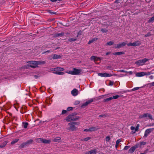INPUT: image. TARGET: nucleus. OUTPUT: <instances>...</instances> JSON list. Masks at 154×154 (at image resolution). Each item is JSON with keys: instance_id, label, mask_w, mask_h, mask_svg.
Instances as JSON below:
<instances>
[{"instance_id": "nucleus-36", "label": "nucleus", "mask_w": 154, "mask_h": 154, "mask_svg": "<svg viewBox=\"0 0 154 154\" xmlns=\"http://www.w3.org/2000/svg\"><path fill=\"white\" fill-rule=\"evenodd\" d=\"M54 73L57 74V75H63L64 73V72H54Z\"/></svg>"}, {"instance_id": "nucleus-43", "label": "nucleus", "mask_w": 154, "mask_h": 154, "mask_svg": "<svg viewBox=\"0 0 154 154\" xmlns=\"http://www.w3.org/2000/svg\"><path fill=\"white\" fill-rule=\"evenodd\" d=\"M101 31L103 33L106 32L108 31V30L106 29H102L101 30Z\"/></svg>"}, {"instance_id": "nucleus-6", "label": "nucleus", "mask_w": 154, "mask_h": 154, "mask_svg": "<svg viewBox=\"0 0 154 154\" xmlns=\"http://www.w3.org/2000/svg\"><path fill=\"white\" fill-rule=\"evenodd\" d=\"M90 59L91 60H93L95 63L97 64L100 63V58L95 56H92Z\"/></svg>"}, {"instance_id": "nucleus-5", "label": "nucleus", "mask_w": 154, "mask_h": 154, "mask_svg": "<svg viewBox=\"0 0 154 154\" xmlns=\"http://www.w3.org/2000/svg\"><path fill=\"white\" fill-rule=\"evenodd\" d=\"M149 60V59L144 58L143 59L140 60L135 62V63L138 66H143L145 63Z\"/></svg>"}, {"instance_id": "nucleus-56", "label": "nucleus", "mask_w": 154, "mask_h": 154, "mask_svg": "<svg viewBox=\"0 0 154 154\" xmlns=\"http://www.w3.org/2000/svg\"><path fill=\"white\" fill-rule=\"evenodd\" d=\"M55 69H56V68H52L51 69V70L52 71H55Z\"/></svg>"}, {"instance_id": "nucleus-35", "label": "nucleus", "mask_w": 154, "mask_h": 154, "mask_svg": "<svg viewBox=\"0 0 154 154\" xmlns=\"http://www.w3.org/2000/svg\"><path fill=\"white\" fill-rule=\"evenodd\" d=\"M97 38H94L93 39L91 40H90L88 42V44H90L92 43L94 41H96L97 40Z\"/></svg>"}, {"instance_id": "nucleus-9", "label": "nucleus", "mask_w": 154, "mask_h": 154, "mask_svg": "<svg viewBox=\"0 0 154 154\" xmlns=\"http://www.w3.org/2000/svg\"><path fill=\"white\" fill-rule=\"evenodd\" d=\"M150 74V72H141L137 73L136 75V76L137 77H141L146 75H149Z\"/></svg>"}, {"instance_id": "nucleus-39", "label": "nucleus", "mask_w": 154, "mask_h": 154, "mask_svg": "<svg viewBox=\"0 0 154 154\" xmlns=\"http://www.w3.org/2000/svg\"><path fill=\"white\" fill-rule=\"evenodd\" d=\"M140 126V125L139 124H138L136 127L135 128V131H137L138 130V129H139V127Z\"/></svg>"}, {"instance_id": "nucleus-10", "label": "nucleus", "mask_w": 154, "mask_h": 154, "mask_svg": "<svg viewBox=\"0 0 154 154\" xmlns=\"http://www.w3.org/2000/svg\"><path fill=\"white\" fill-rule=\"evenodd\" d=\"M98 75L99 76L105 77H110L112 76V75L111 74H109L106 72L104 73H98Z\"/></svg>"}, {"instance_id": "nucleus-2", "label": "nucleus", "mask_w": 154, "mask_h": 154, "mask_svg": "<svg viewBox=\"0 0 154 154\" xmlns=\"http://www.w3.org/2000/svg\"><path fill=\"white\" fill-rule=\"evenodd\" d=\"M80 118L79 116H76L73 114H72L69 115L66 118V120L68 122L71 121H75L80 119Z\"/></svg>"}, {"instance_id": "nucleus-19", "label": "nucleus", "mask_w": 154, "mask_h": 154, "mask_svg": "<svg viewBox=\"0 0 154 154\" xmlns=\"http://www.w3.org/2000/svg\"><path fill=\"white\" fill-rule=\"evenodd\" d=\"M37 67H38V65H43L45 63V61H36Z\"/></svg>"}, {"instance_id": "nucleus-61", "label": "nucleus", "mask_w": 154, "mask_h": 154, "mask_svg": "<svg viewBox=\"0 0 154 154\" xmlns=\"http://www.w3.org/2000/svg\"><path fill=\"white\" fill-rule=\"evenodd\" d=\"M111 53V52H107L106 53V55H108L109 54H110Z\"/></svg>"}, {"instance_id": "nucleus-60", "label": "nucleus", "mask_w": 154, "mask_h": 154, "mask_svg": "<svg viewBox=\"0 0 154 154\" xmlns=\"http://www.w3.org/2000/svg\"><path fill=\"white\" fill-rule=\"evenodd\" d=\"M34 77L35 78H38L39 77V76L38 75H35L34 76Z\"/></svg>"}, {"instance_id": "nucleus-16", "label": "nucleus", "mask_w": 154, "mask_h": 154, "mask_svg": "<svg viewBox=\"0 0 154 154\" xmlns=\"http://www.w3.org/2000/svg\"><path fill=\"white\" fill-rule=\"evenodd\" d=\"M132 43L133 46H136L139 45L141 44V42L140 41H137Z\"/></svg>"}, {"instance_id": "nucleus-11", "label": "nucleus", "mask_w": 154, "mask_h": 154, "mask_svg": "<svg viewBox=\"0 0 154 154\" xmlns=\"http://www.w3.org/2000/svg\"><path fill=\"white\" fill-rule=\"evenodd\" d=\"M153 128H149L146 129L145 132L144 137H146L153 130Z\"/></svg>"}, {"instance_id": "nucleus-64", "label": "nucleus", "mask_w": 154, "mask_h": 154, "mask_svg": "<svg viewBox=\"0 0 154 154\" xmlns=\"http://www.w3.org/2000/svg\"><path fill=\"white\" fill-rule=\"evenodd\" d=\"M52 2H54L57 1V0H50Z\"/></svg>"}, {"instance_id": "nucleus-1", "label": "nucleus", "mask_w": 154, "mask_h": 154, "mask_svg": "<svg viewBox=\"0 0 154 154\" xmlns=\"http://www.w3.org/2000/svg\"><path fill=\"white\" fill-rule=\"evenodd\" d=\"M79 123L77 122H72L69 123L67 126L66 130L69 131H75L78 129L76 125H78Z\"/></svg>"}, {"instance_id": "nucleus-34", "label": "nucleus", "mask_w": 154, "mask_h": 154, "mask_svg": "<svg viewBox=\"0 0 154 154\" xmlns=\"http://www.w3.org/2000/svg\"><path fill=\"white\" fill-rule=\"evenodd\" d=\"M154 20V16H153L151 18L148 20V23H150L151 22H152Z\"/></svg>"}, {"instance_id": "nucleus-27", "label": "nucleus", "mask_w": 154, "mask_h": 154, "mask_svg": "<svg viewBox=\"0 0 154 154\" xmlns=\"http://www.w3.org/2000/svg\"><path fill=\"white\" fill-rule=\"evenodd\" d=\"M121 141V140L120 139L117 140L116 141V144L115 146V147L116 149H117L118 147L119 146V143Z\"/></svg>"}, {"instance_id": "nucleus-46", "label": "nucleus", "mask_w": 154, "mask_h": 154, "mask_svg": "<svg viewBox=\"0 0 154 154\" xmlns=\"http://www.w3.org/2000/svg\"><path fill=\"white\" fill-rule=\"evenodd\" d=\"M127 44L128 46H133L132 43L130 42Z\"/></svg>"}, {"instance_id": "nucleus-8", "label": "nucleus", "mask_w": 154, "mask_h": 154, "mask_svg": "<svg viewBox=\"0 0 154 154\" xmlns=\"http://www.w3.org/2000/svg\"><path fill=\"white\" fill-rule=\"evenodd\" d=\"M127 44V42H122L121 43L116 44L114 48H119L121 47L125 46Z\"/></svg>"}, {"instance_id": "nucleus-40", "label": "nucleus", "mask_w": 154, "mask_h": 154, "mask_svg": "<svg viewBox=\"0 0 154 154\" xmlns=\"http://www.w3.org/2000/svg\"><path fill=\"white\" fill-rule=\"evenodd\" d=\"M120 97V96L119 95H116V96H114L113 97H112V98H113V99H116L118 98L119 97Z\"/></svg>"}, {"instance_id": "nucleus-22", "label": "nucleus", "mask_w": 154, "mask_h": 154, "mask_svg": "<svg viewBox=\"0 0 154 154\" xmlns=\"http://www.w3.org/2000/svg\"><path fill=\"white\" fill-rule=\"evenodd\" d=\"M64 69L62 68L57 67L56 68L55 72H61L64 71Z\"/></svg>"}, {"instance_id": "nucleus-53", "label": "nucleus", "mask_w": 154, "mask_h": 154, "mask_svg": "<svg viewBox=\"0 0 154 154\" xmlns=\"http://www.w3.org/2000/svg\"><path fill=\"white\" fill-rule=\"evenodd\" d=\"M119 71L120 72H125V73H127V72L126 71H125L124 70H120Z\"/></svg>"}, {"instance_id": "nucleus-13", "label": "nucleus", "mask_w": 154, "mask_h": 154, "mask_svg": "<svg viewBox=\"0 0 154 154\" xmlns=\"http://www.w3.org/2000/svg\"><path fill=\"white\" fill-rule=\"evenodd\" d=\"M94 101L93 99H91L90 100H88V101H87L86 102H85V103H83L82 106V107L84 106H87L89 104H90L91 103L93 102Z\"/></svg>"}, {"instance_id": "nucleus-41", "label": "nucleus", "mask_w": 154, "mask_h": 154, "mask_svg": "<svg viewBox=\"0 0 154 154\" xmlns=\"http://www.w3.org/2000/svg\"><path fill=\"white\" fill-rule=\"evenodd\" d=\"M151 34L150 32H149L148 33H147V34H146L145 35V37H147L151 36Z\"/></svg>"}, {"instance_id": "nucleus-4", "label": "nucleus", "mask_w": 154, "mask_h": 154, "mask_svg": "<svg viewBox=\"0 0 154 154\" xmlns=\"http://www.w3.org/2000/svg\"><path fill=\"white\" fill-rule=\"evenodd\" d=\"M29 64L27 65L28 66L32 68L37 67L36 61H30L26 62Z\"/></svg>"}, {"instance_id": "nucleus-23", "label": "nucleus", "mask_w": 154, "mask_h": 154, "mask_svg": "<svg viewBox=\"0 0 154 154\" xmlns=\"http://www.w3.org/2000/svg\"><path fill=\"white\" fill-rule=\"evenodd\" d=\"M124 54L125 52L123 51L116 52L113 53V54L114 55H121L122 54Z\"/></svg>"}, {"instance_id": "nucleus-38", "label": "nucleus", "mask_w": 154, "mask_h": 154, "mask_svg": "<svg viewBox=\"0 0 154 154\" xmlns=\"http://www.w3.org/2000/svg\"><path fill=\"white\" fill-rule=\"evenodd\" d=\"M76 38H70L68 40V41L69 42H71L72 41H75L76 40Z\"/></svg>"}, {"instance_id": "nucleus-48", "label": "nucleus", "mask_w": 154, "mask_h": 154, "mask_svg": "<svg viewBox=\"0 0 154 154\" xmlns=\"http://www.w3.org/2000/svg\"><path fill=\"white\" fill-rule=\"evenodd\" d=\"M67 112V111L65 110H62V114H65Z\"/></svg>"}, {"instance_id": "nucleus-14", "label": "nucleus", "mask_w": 154, "mask_h": 154, "mask_svg": "<svg viewBox=\"0 0 154 154\" xmlns=\"http://www.w3.org/2000/svg\"><path fill=\"white\" fill-rule=\"evenodd\" d=\"M97 152L96 149L91 150L86 152L85 154H96Z\"/></svg>"}, {"instance_id": "nucleus-33", "label": "nucleus", "mask_w": 154, "mask_h": 154, "mask_svg": "<svg viewBox=\"0 0 154 154\" xmlns=\"http://www.w3.org/2000/svg\"><path fill=\"white\" fill-rule=\"evenodd\" d=\"M19 140L18 139H15L14 140H13L12 141V142L11 143V145H13L14 144H15L16 143H17V142H18Z\"/></svg>"}, {"instance_id": "nucleus-28", "label": "nucleus", "mask_w": 154, "mask_h": 154, "mask_svg": "<svg viewBox=\"0 0 154 154\" xmlns=\"http://www.w3.org/2000/svg\"><path fill=\"white\" fill-rule=\"evenodd\" d=\"M61 57V56L60 55H57V54H54L53 55V58L54 59H57L60 58Z\"/></svg>"}, {"instance_id": "nucleus-25", "label": "nucleus", "mask_w": 154, "mask_h": 154, "mask_svg": "<svg viewBox=\"0 0 154 154\" xmlns=\"http://www.w3.org/2000/svg\"><path fill=\"white\" fill-rule=\"evenodd\" d=\"M64 34V32H62L60 33H55L54 34V36L55 37H59V36H63Z\"/></svg>"}, {"instance_id": "nucleus-42", "label": "nucleus", "mask_w": 154, "mask_h": 154, "mask_svg": "<svg viewBox=\"0 0 154 154\" xmlns=\"http://www.w3.org/2000/svg\"><path fill=\"white\" fill-rule=\"evenodd\" d=\"M148 85L150 86H154V82L149 83Z\"/></svg>"}, {"instance_id": "nucleus-50", "label": "nucleus", "mask_w": 154, "mask_h": 154, "mask_svg": "<svg viewBox=\"0 0 154 154\" xmlns=\"http://www.w3.org/2000/svg\"><path fill=\"white\" fill-rule=\"evenodd\" d=\"M80 102L79 101H76L75 102L74 104L75 105H77Z\"/></svg>"}, {"instance_id": "nucleus-52", "label": "nucleus", "mask_w": 154, "mask_h": 154, "mask_svg": "<svg viewBox=\"0 0 154 154\" xmlns=\"http://www.w3.org/2000/svg\"><path fill=\"white\" fill-rule=\"evenodd\" d=\"M113 84V82H112L110 81L109 83V85H112Z\"/></svg>"}, {"instance_id": "nucleus-15", "label": "nucleus", "mask_w": 154, "mask_h": 154, "mask_svg": "<svg viewBox=\"0 0 154 154\" xmlns=\"http://www.w3.org/2000/svg\"><path fill=\"white\" fill-rule=\"evenodd\" d=\"M78 91L76 89H73L71 91V94L74 96H76L78 94Z\"/></svg>"}, {"instance_id": "nucleus-51", "label": "nucleus", "mask_w": 154, "mask_h": 154, "mask_svg": "<svg viewBox=\"0 0 154 154\" xmlns=\"http://www.w3.org/2000/svg\"><path fill=\"white\" fill-rule=\"evenodd\" d=\"M84 131H87V132L90 131L89 128L88 129H84Z\"/></svg>"}, {"instance_id": "nucleus-20", "label": "nucleus", "mask_w": 154, "mask_h": 154, "mask_svg": "<svg viewBox=\"0 0 154 154\" xmlns=\"http://www.w3.org/2000/svg\"><path fill=\"white\" fill-rule=\"evenodd\" d=\"M136 148L135 146L131 147L128 150V152L130 153L133 152L135 151Z\"/></svg>"}, {"instance_id": "nucleus-62", "label": "nucleus", "mask_w": 154, "mask_h": 154, "mask_svg": "<svg viewBox=\"0 0 154 154\" xmlns=\"http://www.w3.org/2000/svg\"><path fill=\"white\" fill-rule=\"evenodd\" d=\"M50 51V50H48V51H46L44 53H45L46 52L49 53Z\"/></svg>"}, {"instance_id": "nucleus-31", "label": "nucleus", "mask_w": 154, "mask_h": 154, "mask_svg": "<svg viewBox=\"0 0 154 154\" xmlns=\"http://www.w3.org/2000/svg\"><path fill=\"white\" fill-rule=\"evenodd\" d=\"M23 127L25 128H26L27 127V126L28 125V123L27 122H23Z\"/></svg>"}, {"instance_id": "nucleus-59", "label": "nucleus", "mask_w": 154, "mask_h": 154, "mask_svg": "<svg viewBox=\"0 0 154 154\" xmlns=\"http://www.w3.org/2000/svg\"><path fill=\"white\" fill-rule=\"evenodd\" d=\"M146 144V142H142V143H141V144H142V145H145Z\"/></svg>"}, {"instance_id": "nucleus-47", "label": "nucleus", "mask_w": 154, "mask_h": 154, "mask_svg": "<svg viewBox=\"0 0 154 154\" xmlns=\"http://www.w3.org/2000/svg\"><path fill=\"white\" fill-rule=\"evenodd\" d=\"M130 147V146H126L125 147L124 149V150H127Z\"/></svg>"}, {"instance_id": "nucleus-55", "label": "nucleus", "mask_w": 154, "mask_h": 154, "mask_svg": "<svg viewBox=\"0 0 154 154\" xmlns=\"http://www.w3.org/2000/svg\"><path fill=\"white\" fill-rule=\"evenodd\" d=\"M99 117H106V116L105 115H100L99 116Z\"/></svg>"}, {"instance_id": "nucleus-58", "label": "nucleus", "mask_w": 154, "mask_h": 154, "mask_svg": "<svg viewBox=\"0 0 154 154\" xmlns=\"http://www.w3.org/2000/svg\"><path fill=\"white\" fill-rule=\"evenodd\" d=\"M49 12L51 14H55L56 13V12H53L50 11H49Z\"/></svg>"}, {"instance_id": "nucleus-32", "label": "nucleus", "mask_w": 154, "mask_h": 154, "mask_svg": "<svg viewBox=\"0 0 154 154\" xmlns=\"http://www.w3.org/2000/svg\"><path fill=\"white\" fill-rule=\"evenodd\" d=\"M91 139V138L90 137H87L85 138L82 139L81 140L82 141H86L89 140H90Z\"/></svg>"}, {"instance_id": "nucleus-26", "label": "nucleus", "mask_w": 154, "mask_h": 154, "mask_svg": "<svg viewBox=\"0 0 154 154\" xmlns=\"http://www.w3.org/2000/svg\"><path fill=\"white\" fill-rule=\"evenodd\" d=\"M33 142V140L32 139H30L28 140H27L26 142V143L27 145V146H28L29 145L31 144Z\"/></svg>"}, {"instance_id": "nucleus-63", "label": "nucleus", "mask_w": 154, "mask_h": 154, "mask_svg": "<svg viewBox=\"0 0 154 154\" xmlns=\"http://www.w3.org/2000/svg\"><path fill=\"white\" fill-rule=\"evenodd\" d=\"M129 73L130 74H132V72L131 71H130L129 72H127V73Z\"/></svg>"}, {"instance_id": "nucleus-21", "label": "nucleus", "mask_w": 154, "mask_h": 154, "mask_svg": "<svg viewBox=\"0 0 154 154\" xmlns=\"http://www.w3.org/2000/svg\"><path fill=\"white\" fill-rule=\"evenodd\" d=\"M42 140L43 139L42 138H38L35 139V140L36 142L41 143H42Z\"/></svg>"}, {"instance_id": "nucleus-24", "label": "nucleus", "mask_w": 154, "mask_h": 154, "mask_svg": "<svg viewBox=\"0 0 154 154\" xmlns=\"http://www.w3.org/2000/svg\"><path fill=\"white\" fill-rule=\"evenodd\" d=\"M8 143V142L7 141H4L0 145V147L2 148L5 147Z\"/></svg>"}, {"instance_id": "nucleus-3", "label": "nucleus", "mask_w": 154, "mask_h": 154, "mask_svg": "<svg viewBox=\"0 0 154 154\" xmlns=\"http://www.w3.org/2000/svg\"><path fill=\"white\" fill-rule=\"evenodd\" d=\"M82 72V70L81 69H78L75 68H73V71H69V72H66L69 74L74 75H78L81 74Z\"/></svg>"}, {"instance_id": "nucleus-49", "label": "nucleus", "mask_w": 154, "mask_h": 154, "mask_svg": "<svg viewBox=\"0 0 154 154\" xmlns=\"http://www.w3.org/2000/svg\"><path fill=\"white\" fill-rule=\"evenodd\" d=\"M139 89V87H136L132 89V91H134L137 90Z\"/></svg>"}, {"instance_id": "nucleus-12", "label": "nucleus", "mask_w": 154, "mask_h": 154, "mask_svg": "<svg viewBox=\"0 0 154 154\" xmlns=\"http://www.w3.org/2000/svg\"><path fill=\"white\" fill-rule=\"evenodd\" d=\"M100 127L97 126H93L89 128L90 132L94 131L97 130L100 128Z\"/></svg>"}, {"instance_id": "nucleus-30", "label": "nucleus", "mask_w": 154, "mask_h": 154, "mask_svg": "<svg viewBox=\"0 0 154 154\" xmlns=\"http://www.w3.org/2000/svg\"><path fill=\"white\" fill-rule=\"evenodd\" d=\"M27 146L26 143L25 142V143H22L21 145H20L19 146V147L21 149V148H23L24 147H25V146Z\"/></svg>"}, {"instance_id": "nucleus-7", "label": "nucleus", "mask_w": 154, "mask_h": 154, "mask_svg": "<svg viewBox=\"0 0 154 154\" xmlns=\"http://www.w3.org/2000/svg\"><path fill=\"white\" fill-rule=\"evenodd\" d=\"M149 117L150 119H152V116L149 113H144L142 115H140L139 116V118L141 119L144 118Z\"/></svg>"}, {"instance_id": "nucleus-54", "label": "nucleus", "mask_w": 154, "mask_h": 154, "mask_svg": "<svg viewBox=\"0 0 154 154\" xmlns=\"http://www.w3.org/2000/svg\"><path fill=\"white\" fill-rule=\"evenodd\" d=\"M131 129L132 130H135V128L133 126H131Z\"/></svg>"}, {"instance_id": "nucleus-44", "label": "nucleus", "mask_w": 154, "mask_h": 154, "mask_svg": "<svg viewBox=\"0 0 154 154\" xmlns=\"http://www.w3.org/2000/svg\"><path fill=\"white\" fill-rule=\"evenodd\" d=\"M110 137L108 136L106 137V141L108 142L110 140Z\"/></svg>"}, {"instance_id": "nucleus-17", "label": "nucleus", "mask_w": 154, "mask_h": 154, "mask_svg": "<svg viewBox=\"0 0 154 154\" xmlns=\"http://www.w3.org/2000/svg\"><path fill=\"white\" fill-rule=\"evenodd\" d=\"M61 138L60 137H57L54 138L52 140V141L54 142H57L61 140Z\"/></svg>"}, {"instance_id": "nucleus-37", "label": "nucleus", "mask_w": 154, "mask_h": 154, "mask_svg": "<svg viewBox=\"0 0 154 154\" xmlns=\"http://www.w3.org/2000/svg\"><path fill=\"white\" fill-rule=\"evenodd\" d=\"M114 44V43L112 41H110L108 42H107L106 44L107 45L111 46L113 45Z\"/></svg>"}, {"instance_id": "nucleus-57", "label": "nucleus", "mask_w": 154, "mask_h": 154, "mask_svg": "<svg viewBox=\"0 0 154 154\" xmlns=\"http://www.w3.org/2000/svg\"><path fill=\"white\" fill-rule=\"evenodd\" d=\"M149 77L151 79H153L154 77L152 75H151L149 76Z\"/></svg>"}, {"instance_id": "nucleus-18", "label": "nucleus", "mask_w": 154, "mask_h": 154, "mask_svg": "<svg viewBox=\"0 0 154 154\" xmlns=\"http://www.w3.org/2000/svg\"><path fill=\"white\" fill-rule=\"evenodd\" d=\"M51 142V140H46L43 139L42 143L45 144H50Z\"/></svg>"}, {"instance_id": "nucleus-29", "label": "nucleus", "mask_w": 154, "mask_h": 154, "mask_svg": "<svg viewBox=\"0 0 154 154\" xmlns=\"http://www.w3.org/2000/svg\"><path fill=\"white\" fill-rule=\"evenodd\" d=\"M112 99H113V98H112V97H110L109 98L104 99L103 100V101L104 102H108L110 100H111Z\"/></svg>"}, {"instance_id": "nucleus-45", "label": "nucleus", "mask_w": 154, "mask_h": 154, "mask_svg": "<svg viewBox=\"0 0 154 154\" xmlns=\"http://www.w3.org/2000/svg\"><path fill=\"white\" fill-rule=\"evenodd\" d=\"M73 109V108L72 107H69L67 108V111H70L72 110Z\"/></svg>"}]
</instances>
